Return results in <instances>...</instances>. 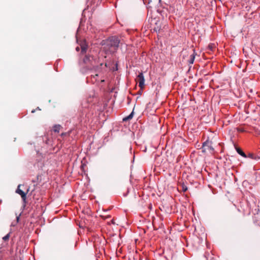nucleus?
Here are the masks:
<instances>
[{"label": "nucleus", "instance_id": "nucleus-1", "mask_svg": "<svg viewBox=\"0 0 260 260\" xmlns=\"http://www.w3.org/2000/svg\"><path fill=\"white\" fill-rule=\"evenodd\" d=\"M95 55H96V52L94 50H81L80 58L82 59L84 63L90 64L93 67L97 66L98 64L102 66L103 62L101 61V57L99 56L96 58L94 56Z\"/></svg>", "mask_w": 260, "mask_h": 260}, {"label": "nucleus", "instance_id": "nucleus-2", "mask_svg": "<svg viewBox=\"0 0 260 260\" xmlns=\"http://www.w3.org/2000/svg\"><path fill=\"white\" fill-rule=\"evenodd\" d=\"M102 45H104V49L110 48H125L126 47L125 44L120 42L117 37H111L107 40H104L102 42Z\"/></svg>", "mask_w": 260, "mask_h": 260}, {"label": "nucleus", "instance_id": "nucleus-3", "mask_svg": "<svg viewBox=\"0 0 260 260\" xmlns=\"http://www.w3.org/2000/svg\"><path fill=\"white\" fill-rule=\"evenodd\" d=\"M202 152L204 153H206L207 151H214V148L212 146V142L208 140L206 141L203 143L202 147Z\"/></svg>", "mask_w": 260, "mask_h": 260}, {"label": "nucleus", "instance_id": "nucleus-4", "mask_svg": "<svg viewBox=\"0 0 260 260\" xmlns=\"http://www.w3.org/2000/svg\"><path fill=\"white\" fill-rule=\"evenodd\" d=\"M138 80L139 86L141 88H143L144 86L145 79L143 73H140L137 76Z\"/></svg>", "mask_w": 260, "mask_h": 260}, {"label": "nucleus", "instance_id": "nucleus-5", "mask_svg": "<svg viewBox=\"0 0 260 260\" xmlns=\"http://www.w3.org/2000/svg\"><path fill=\"white\" fill-rule=\"evenodd\" d=\"M21 185L19 184L18 186V187L16 189V193L20 194L24 203H25L26 199V193H25L23 191L20 189Z\"/></svg>", "mask_w": 260, "mask_h": 260}, {"label": "nucleus", "instance_id": "nucleus-6", "mask_svg": "<svg viewBox=\"0 0 260 260\" xmlns=\"http://www.w3.org/2000/svg\"><path fill=\"white\" fill-rule=\"evenodd\" d=\"M77 42L78 44H80L81 47L80 49H87L89 47L87 42L84 40H80L77 38Z\"/></svg>", "mask_w": 260, "mask_h": 260}, {"label": "nucleus", "instance_id": "nucleus-7", "mask_svg": "<svg viewBox=\"0 0 260 260\" xmlns=\"http://www.w3.org/2000/svg\"><path fill=\"white\" fill-rule=\"evenodd\" d=\"M194 51H195V50H193V53L190 55L189 58L187 60V62L189 64H193V63L194 62L195 56L196 55V53H195Z\"/></svg>", "mask_w": 260, "mask_h": 260}, {"label": "nucleus", "instance_id": "nucleus-8", "mask_svg": "<svg viewBox=\"0 0 260 260\" xmlns=\"http://www.w3.org/2000/svg\"><path fill=\"white\" fill-rule=\"evenodd\" d=\"M61 126L59 124H55L53 127V130L55 133H59Z\"/></svg>", "mask_w": 260, "mask_h": 260}, {"label": "nucleus", "instance_id": "nucleus-9", "mask_svg": "<svg viewBox=\"0 0 260 260\" xmlns=\"http://www.w3.org/2000/svg\"><path fill=\"white\" fill-rule=\"evenodd\" d=\"M236 149L237 153L239 154L240 155L244 157H247L246 154L240 148H236Z\"/></svg>", "mask_w": 260, "mask_h": 260}, {"label": "nucleus", "instance_id": "nucleus-10", "mask_svg": "<svg viewBox=\"0 0 260 260\" xmlns=\"http://www.w3.org/2000/svg\"><path fill=\"white\" fill-rule=\"evenodd\" d=\"M134 115V112L133 111L128 116L123 118V121H126L131 119Z\"/></svg>", "mask_w": 260, "mask_h": 260}, {"label": "nucleus", "instance_id": "nucleus-11", "mask_svg": "<svg viewBox=\"0 0 260 260\" xmlns=\"http://www.w3.org/2000/svg\"><path fill=\"white\" fill-rule=\"evenodd\" d=\"M109 50H101L99 52V54L100 55H101V56H104L105 58H106V56H105V55L107 54V51H108Z\"/></svg>", "mask_w": 260, "mask_h": 260}, {"label": "nucleus", "instance_id": "nucleus-12", "mask_svg": "<svg viewBox=\"0 0 260 260\" xmlns=\"http://www.w3.org/2000/svg\"><path fill=\"white\" fill-rule=\"evenodd\" d=\"M216 44H209V46H208V49H214L215 48H216Z\"/></svg>", "mask_w": 260, "mask_h": 260}, {"label": "nucleus", "instance_id": "nucleus-13", "mask_svg": "<svg viewBox=\"0 0 260 260\" xmlns=\"http://www.w3.org/2000/svg\"><path fill=\"white\" fill-rule=\"evenodd\" d=\"M182 190L183 192H185L187 190V187L184 184L182 185Z\"/></svg>", "mask_w": 260, "mask_h": 260}, {"label": "nucleus", "instance_id": "nucleus-14", "mask_svg": "<svg viewBox=\"0 0 260 260\" xmlns=\"http://www.w3.org/2000/svg\"><path fill=\"white\" fill-rule=\"evenodd\" d=\"M9 238H10V233L8 234L7 235H6L5 236H4L3 238V239L4 240V241H7V240H8L9 239Z\"/></svg>", "mask_w": 260, "mask_h": 260}, {"label": "nucleus", "instance_id": "nucleus-15", "mask_svg": "<svg viewBox=\"0 0 260 260\" xmlns=\"http://www.w3.org/2000/svg\"><path fill=\"white\" fill-rule=\"evenodd\" d=\"M254 154H253L252 153H249L248 155V157L249 158H250L251 159H253L254 158Z\"/></svg>", "mask_w": 260, "mask_h": 260}, {"label": "nucleus", "instance_id": "nucleus-16", "mask_svg": "<svg viewBox=\"0 0 260 260\" xmlns=\"http://www.w3.org/2000/svg\"><path fill=\"white\" fill-rule=\"evenodd\" d=\"M259 159H260V156H254V158L253 159L258 160Z\"/></svg>", "mask_w": 260, "mask_h": 260}, {"label": "nucleus", "instance_id": "nucleus-17", "mask_svg": "<svg viewBox=\"0 0 260 260\" xmlns=\"http://www.w3.org/2000/svg\"><path fill=\"white\" fill-rule=\"evenodd\" d=\"M160 30V28H158V27H157V28H154V30L156 32L158 31H159Z\"/></svg>", "mask_w": 260, "mask_h": 260}, {"label": "nucleus", "instance_id": "nucleus-18", "mask_svg": "<svg viewBox=\"0 0 260 260\" xmlns=\"http://www.w3.org/2000/svg\"><path fill=\"white\" fill-rule=\"evenodd\" d=\"M67 135V133H62L61 134V136L63 137H64L65 136H66Z\"/></svg>", "mask_w": 260, "mask_h": 260}, {"label": "nucleus", "instance_id": "nucleus-19", "mask_svg": "<svg viewBox=\"0 0 260 260\" xmlns=\"http://www.w3.org/2000/svg\"><path fill=\"white\" fill-rule=\"evenodd\" d=\"M242 50H243V53H244V54L246 55V53H247V52H246V50H244V49H243Z\"/></svg>", "mask_w": 260, "mask_h": 260}, {"label": "nucleus", "instance_id": "nucleus-20", "mask_svg": "<svg viewBox=\"0 0 260 260\" xmlns=\"http://www.w3.org/2000/svg\"><path fill=\"white\" fill-rule=\"evenodd\" d=\"M35 112V110H33L31 111V113H34Z\"/></svg>", "mask_w": 260, "mask_h": 260}, {"label": "nucleus", "instance_id": "nucleus-21", "mask_svg": "<svg viewBox=\"0 0 260 260\" xmlns=\"http://www.w3.org/2000/svg\"><path fill=\"white\" fill-rule=\"evenodd\" d=\"M19 219V217H17V221H18Z\"/></svg>", "mask_w": 260, "mask_h": 260}, {"label": "nucleus", "instance_id": "nucleus-22", "mask_svg": "<svg viewBox=\"0 0 260 260\" xmlns=\"http://www.w3.org/2000/svg\"><path fill=\"white\" fill-rule=\"evenodd\" d=\"M76 49H79V47H77L76 48Z\"/></svg>", "mask_w": 260, "mask_h": 260}, {"label": "nucleus", "instance_id": "nucleus-23", "mask_svg": "<svg viewBox=\"0 0 260 260\" xmlns=\"http://www.w3.org/2000/svg\"><path fill=\"white\" fill-rule=\"evenodd\" d=\"M37 110H40V108L39 107L37 108Z\"/></svg>", "mask_w": 260, "mask_h": 260}]
</instances>
